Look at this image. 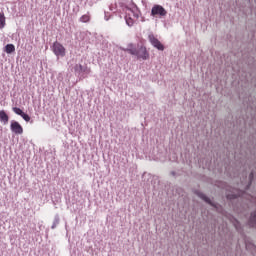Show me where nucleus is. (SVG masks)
I'll return each mask as SVG.
<instances>
[{
    "mask_svg": "<svg viewBox=\"0 0 256 256\" xmlns=\"http://www.w3.org/2000/svg\"><path fill=\"white\" fill-rule=\"evenodd\" d=\"M12 110L14 111V113L16 114V115H19L20 117L23 115V111L21 110V108H19V107H13L12 108Z\"/></svg>",
    "mask_w": 256,
    "mask_h": 256,
    "instance_id": "f3484780",
    "label": "nucleus"
},
{
    "mask_svg": "<svg viewBox=\"0 0 256 256\" xmlns=\"http://www.w3.org/2000/svg\"><path fill=\"white\" fill-rule=\"evenodd\" d=\"M5 14L0 12V29H5Z\"/></svg>",
    "mask_w": 256,
    "mask_h": 256,
    "instance_id": "2eb2a0df",
    "label": "nucleus"
},
{
    "mask_svg": "<svg viewBox=\"0 0 256 256\" xmlns=\"http://www.w3.org/2000/svg\"><path fill=\"white\" fill-rule=\"evenodd\" d=\"M0 122L3 123V125H7V123H9V115H7L5 110H0Z\"/></svg>",
    "mask_w": 256,
    "mask_h": 256,
    "instance_id": "1a4fd4ad",
    "label": "nucleus"
},
{
    "mask_svg": "<svg viewBox=\"0 0 256 256\" xmlns=\"http://www.w3.org/2000/svg\"><path fill=\"white\" fill-rule=\"evenodd\" d=\"M127 53H129L130 55H135L136 57H138V59H143L144 61H146V59H149V53H147V49L141 47V51L143 52V55L140 54L139 50H137V48H128L126 49Z\"/></svg>",
    "mask_w": 256,
    "mask_h": 256,
    "instance_id": "39448f33",
    "label": "nucleus"
},
{
    "mask_svg": "<svg viewBox=\"0 0 256 256\" xmlns=\"http://www.w3.org/2000/svg\"><path fill=\"white\" fill-rule=\"evenodd\" d=\"M59 221H61V219L59 218V214H56L54 216V220H53V224L51 226V229H56L57 225H59Z\"/></svg>",
    "mask_w": 256,
    "mask_h": 256,
    "instance_id": "4468645a",
    "label": "nucleus"
},
{
    "mask_svg": "<svg viewBox=\"0 0 256 256\" xmlns=\"http://www.w3.org/2000/svg\"><path fill=\"white\" fill-rule=\"evenodd\" d=\"M249 227H254L256 229V211L250 214V218L248 220Z\"/></svg>",
    "mask_w": 256,
    "mask_h": 256,
    "instance_id": "9d476101",
    "label": "nucleus"
},
{
    "mask_svg": "<svg viewBox=\"0 0 256 256\" xmlns=\"http://www.w3.org/2000/svg\"><path fill=\"white\" fill-rule=\"evenodd\" d=\"M171 175H172L173 177H175L176 172H175V171H172V172H171Z\"/></svg>",
    "mask_w": 256,
    "mask_h": 256,
    "instance_id": "412c9836",
    "label": "nucleus"
},
{
    "mask_svg": "<svg viewBox=\"0 0 256 256\" xmlns=\"http://www.w3.org/2000/svg\"><path fill=\"white\" fill-rule=\"evenodd\" d=\"M110 11H114L113 6H110Z\"/></svg>",
    "mask_w": 256,
    "mask_h": 256,
    "instance_id": "5701e85b",
    "label": "nucleus"
},
{
    "mask_svg": "<svg viewBox=\"0 0 256 256\" xmlns=\"http://www.w3.org/2000/svg\"><path fill=\"white\" fill-rule=\"evenodd\" d=\"M234 227L236 231H241V223L238 220L234 221Z\"/></svg>",
    "mask_w": 256,
    "mask_h": 256,
    "instance_id": "6ab92c4d",
    "label": "nucleus"
},
{
    "mask_svg": "<svg viewBox=\"0 0 256 256\" xmlns=\"http://www.w3.org/2000/svg\"><path fill=\"white\" fill-rule=\"evenodd\" d=\"M74 73L79 79H87L89 73H91V69L87 67V64H76L74 66Z\"/></svg>",
    "mask_w": 256,
    "mask_h": 256,
    "instance_id": "f03ea898",
    "label": "nucleus"
},
{
    "mask_svg": "<svg viewBox=\"0 0 256 256\" xmlns=\"http://www.w3.org/2000/svg\"><path fill=\"white\" fill-rule=\"evenodd\" d=\"M138 53H140V55H143V51H141V48L138 50Z\"/></svg>",
    "mask_w": 256,
    "mask_h": 256,
    "instance_id": "4be33fe9",
    "label": "nucleus"
},
{
    "mask_svg": "<svg viewBox=\"0 0 256 256\" xmlns=\"http://www.w3.org/2000/svg\"><path fill=\"white\" fill-rule=\"evenodd\" d=\"M194 193L197 195V197L202 199V201H205V203H207L211 207H214V209H217V203L211 201V198L207 197V195H205L203 192H201L200 190H195Z\"/></svg>",
    "mask_w": 256,
    "mask_h": 256,
    "instance_id": "0eeeda50",
    "label": "nucleus"
},
{
    "mask_svg": "<svg viewBox=\"0 0 256 256\" xmlns=\"http://www.w3.org/2000/svg\"><path fill=\"white\" fill-rule=\"evenodd\" d=\"M148 41L154 47L155 49H158V51H165V46L159 41L157 37L153 33H150L148 35Z\"/></svg>",
    "mask_w": 256,
    "mask_h": 256,
    "instance_id": "423d86ee",
    "label": "nucleus"
},
{
    "mask_svg": "<svg viewBox=\"0 0 256 256\" xmlns=\"http://www.w3.org/2000/svg\"><path fill=\"white\" fill-rule=\"evenodd\" d=\"M52 51L54 55L57 56V59H59V57H65V55L67 54L65 46H63V44L59 43L58 41L53 43Z\"/></svg>",
    "mask_w": 256,
    "mask_h": 256,
    "instance_id": "20e7f679",
    "label": "nucleus"
},
{
    "mask_svg": "<svg viewBox=\"0 0 256 256\" xmlns=\"http://www.w3.org/2000/svg\"><path fill=\"white\" fill-rule=\"evenodd\" d=\"M80 23H89L91 21V15H89V12L87 14L82 15L79 18Z\"/></svg>",
    "mask_w": 256,
    "mask_h": 256,
    "instance_id": "9b49d317",
    "label": "nucleus"
},
{
    "mask_svg": "<svg viewBox=\"0 0 256 256\" xmlns=\"http://www.w3.org/2000/svg\"><path fill=\"white\" fill-rule=\"evenodd\" d=\"M125 11V21L128 27H133L135 25V19H139V14L137 13V5L135 3H131L130 5H126L123 8Z\"/></svg>",
    "mask_w": 256,
    "mask_h": 256,
    "instance_id": "f257e3e1",
    "label": "nucleus"
},
{
    "mask_svg": "<svg viewBox=\"0 0 256 256\" xmlns=\"http://www.w3.org/2000/svg\"><path fill=\"white\" fill-rule=\"evenodd\" d=\"M249 248V244H246V249H248Z\"/></svg>",
    "mask_w": 256,
    "mask_h": 256,
    "instance_id": "b1692460",
    "label": "nucleus"
},
{
    "mask_svg": "<svg viewBox=\"0 0 256 256\" xmlns=\"http://www.w3.org/2000/svg\"><path fill=\"white\" fill-rule=\"evenodd\" d=\"M151 17L163 19V17H167V10L159 4H155L151 9Z\"/></svg>",
    "mask_w": 256,
    "mask_h": 256,
    "instance_id": "7ed1b4c3",
    "label": "nucleus"
},
{
    "mask_svg": "<svg viewBox=\"0 0 256 256\" xmlns=\"http://www.w3.org/2000/svg\"><path fill=\"white\" fill-rule=\"evenodd\" d=\"M10 130L15 135H23V126L18 121L12 120L10 122Z\"/></svg>",
    "mask_w": 256,
    "mask_h": 256,
    "instance_id": "6e6552de",
    "label": "nucleus"
},
{
    "mask_svg": "<svg viewBox=\"0 0 256 256\" xmlns=\"http://www.w3.org/2000/svg\"><path fill=\"white\" fill-rule=\"evenodd\" d=\"M249 182H248V185H247V189H249V187H251V185L253 184V179H255V174L253 173V171L249 174Z\"/></svg>",
    "mask_w": 256,
    "mask_h": 256,
    "instance_id": "dca6fc26",
    "label": "nucleus"
},
{
    "mask_svg": "<svg viewBox=\"0 0 256 256\" xmlns=\"http://www.w3.org/2000/svg\"><path fill=\"white\" fill-rule=\"evenodd\" d=\"M5 51L8 55H11V53H15V45L13 44H7L5 46Z\"/></svg>",
    "mask_w": 256,
    "mask_h": 256,
    "instance_id": "ddd939ff",
    "label": "nucleus"
},
{
    "mask_svg": "<svg viewBox=\"0 0 256 256\" xmlns=\"http://www.w3.org/2000/svg\"><path fill=\"white\" fill-rule=\"evenodd\" d=\"M226 197L229 201H233V199H237L238 197H241V193H235V192H232V193H228L226 194Z\"/></svg>",
    "mask_w": 256,
    "mask_h": 256,
    "instance_id": "f8f14e48",
    "label": "nucleus"
},
{
    "mask_svg": "<svg viewBox=\"0 0 256 256\" xmlns=\"http://www.w3.org/2000/svg\"><path fill=\"white\" fill-rule=\"evenodd\" d=\"M104 19H105V21H109V17L107 16V12H105Z\"/></svg>",
    "mask_w": 256,
    "mask_h": 256,
    "instance_id": "aec40b11",
    "label": "nucleus"
},
{
    "mask_svg": "<svg viewBox=\"0 0 256 256\" xmlns=\"http://www.w3.org/2000/svg\"><path fill=\"white\" fill-rule=\"evenodd\" d=\"M22 119H24V121H26V123H29V121H31V116H29V114L23 112V114L21 115Z\"/></svg>",
    "mask_w": 256,
    "mask_h": 256,
    "instance_id": "a211bd4d",
    "label": "nucleus"
}]
</instances>
